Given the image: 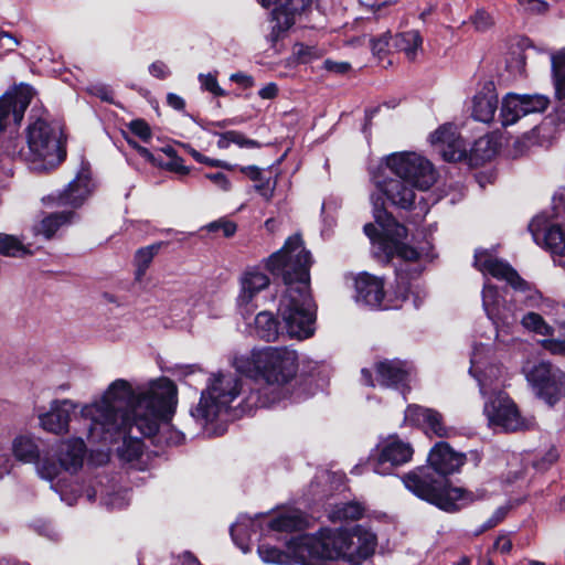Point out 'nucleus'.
<instances>
[{
	"label": "nucleus",
	"mask_w": 565,
	"mask_h": 565,
	"mask_svg": "<svg viewBox=\"0 0 565 565\" xmlns=\"http://www.w3.org/2000/svg\"><path fill=\"white\" fill-rule=\"evenodd\" d=\"M177 393V386L167 377L153 380L137 391L126 380L114 381L98 401L81 409L88 440L108 445L122 438L118 457L126 462L138 460L143 443L131 435L132 428L145 437L156 435L160 424L171 419Z\"/></svg>",
	"instance_id": "1"
},
{
	"label": "nucleus",
	"mask_w": 565,
	"mask_h": 565,
	"mask_svg": "<svg viewBox=\"0 0 565 565\" xmlns=\"http://www.w3.org/2000/svg\"><path fill=\"white\" fill-rule=\"evenodd\" d=\"M310 253L299 235L290 236L268 259V268L280 276L286 290L278 305V315L290 338L307 339L315 332V306L309 291Z\"/></svg>",
	"instance_id": "2"
},
{
	"label": "nucleus",
	"mask_w": 565,
	"mask_h": 565,
	"mask_svg": "<svg viewBox=\"0 0 565 565\" xmlns=\"http://www.w3.org/2000/svg\"><path fill=\"white\" fill-rule=\"evenodd\" d=\"M371 180L391 204L407 210L415 201V191L428 190L436 181L431 163L415 152H395L387 156Z\"/></svg>",
	"instance_id": "3"
},
{
	"label": "nucleus",
	"mask_w": 565,
	"mask_h": 565,
	"mask_svg": "<svg viewBox=\"0 0 565 565\" xmlns=\"http://www.w3.org/2000/svg\"><path fill=\"white\" fill-rule=\"evenodd\" d=\"M370 199L373 205L375 222L380 225L381 233L377 232V227L372 223L365 224L363 231L372 241L376 257L384 262H390L397 257L405 263V267L402 264L396 266L397 284L403 289L401 295L405 299L409 278L419 275V271L413 268L411 264L419 258V252L404 243L407 230L384 210L382 198L372 194Z\"/></svg>",
	"instance_id": "4"
},
{
	"label": "nucleus",
	"mask_w": 565,
	"mask_h": 565,
	"mask_svg": "<svg viewBox=\"0 0 565 565\" xmlns=\"http://www.w3.org/2000/svg\"><path fill=\"white\" fill-rule=\"evenodd\" d=\"M297 353L288 348L265 347L254 349L249 356H239L234 361L237 372L249 377L260 376L268 387L280 391L297 373ZM280 398V392L269 398L259 397L258 404L267 407Z\"/></svg>",
	"instance_id": "5"
},
{
	"label": "nucleus",
	"mask_w": 565,
	"mask_h": 565,
	"mask_svg": "<svg viewBox=\"0 0 565 565\" xmlns=\"http://www.w3.org/2000/svg\"><path fill=\"white\" fill-rule=\"evenodd\" d=\"M407 490L446 512L459 511L475 501L484 498L486 492H476L463 488L450 487L447 478L431 470V467H418L403 477Z\"/></svg>",
	"instance_id": "6"
},
{
	"label": "nucleus",
	"mask_w": 565,
	"mask_h": 565,
	"mask_svg": "<svg viewBox=\"0 0 565 565\" xmlns=\"http://www.w3.org/2000/svg\"><path fill=\"white\" fill-rule=\"evenodd\" d=\"M30 119L26 129V150L22 151V157L32 171L50 172L66 158L63 130L46 116H31Z\"/></svg>",
	"instance_id": "7"
},
{
	"label": "nucleus",
	"mask_w": 565,
	"mask_h": 565,
	"mask_svg": "<svg viewBox=\"0 0 565 565\" xmlns=\"http://www.w3.org/2000/svg\"><path fill=\"white\" fill-rule=\"evenodd\" d=\"M242 387L241 379L234 373H212L198 405L191 409L192 417L201 424L215 420L241 395Z\"/></svg>",
	"instance_id": "8"
},
{
	"label": "nucleus",
	"mask_w": 565,
	"mask_h": 565,
	"mask_svg": "<svg viewBox=\"0 0 565 565\" xmlns=\"http://www.w3.org/2000/svg\"><path fill=\"white\" fill-rule=\"evenodd\" d=\"M301 565H318L323 559H339L343 551L337 547L335 531L322 530L318 535H299L289 545Z\"/></svg>",
	"instance_id": "9"
},
{
	"label": "nucleus",
	"mask_w": 565,
	"mask_h": 565,
	"mask_svg": "<svg viewBox=\"0 0 565 565\" xmlns=\"http://www.w3.org/2000/svg\"><path fill=\"white\" fill-rule=\"evenodd\" d=\"M527 382L536 395L548 405H554L565 396V373L548 362L527 363L523 367Z\"/></svg>",
	"instance_id": "10"
},
{
	"label": "nucleus",
	"mask_w": 565,
	"mask_h": 565,
	"mask_svg": "<svg viewBox=\"0 0 565 565\" xmlns=\"http://www.w3.org/2000/svg\"><path fill=\"white\" fill-rule=\"evenodd\" d=\"M483 413L491 427H499L505 431H515L525 426L516 405L503 391L487 398Z\"/></svg>",
	"instance_id": "11"
},
{
	"label": "nucleus",
	"mask_w": 565,
	"mask_h": 565,
	"mask_svg": "<svg viewBox=\"0 0 565 565\" xmlns=\"http://www.w3.org/2000/svg\"><path fill=\"white\" fill-rule=\"evenodd\" d=\"M489 350L480 344L476 345L470 359L469 373L477 380L480 394L484 398L492 397L502 391V367L495 363H490L487 359Z\"/></svg>",
	"instance_id": "12"
},
{
	"label": "nucleus",
	"mask_w": 565,
	"mask_h": 565,
	"mask_svg": "<svg viewBox=\"0 0 565 565\" xmlns=\"http://www.w3.org/2000/svg\"><path fill=\"white\" fill-rule=\"evenodd\" d=\"M34 95L32 86L20 84L0 97V131L17 130Z\"/></svg>",
	"instance_id": "13"
},
{
	"label": "nucleus",
	"mask_w": 565,
	"mask_h": 565,
	"mask_svg": "<svg viewBox=\"0 0 565 565\" xmlns=\"http://www.w3.org/2000/svg\"><path fill=\"white\" fill-rule=\"evenodd\" d=\"M413 452L408 443L391 436L379 446V454L375 458L370 459L369 466L377 475H390L394 467L408 462Z\"/></svg>",
	"instance_id": "14"
},
{
	"label": "nucleus",
	"mask_w": 565,
	"mask_h": 565,
	"mask_svg": "<svg viewBox=\"0 0 565 565\" xmlns=\"http://www.w3.org/2000/svg\"><path fill=\"white\" fill-rule=\"evenodd\" d=\"M475 266L483 274L507 281L514 289H524L526 282L519 276L511 265L497 258L487 249L476 250Z\"/></svg>",
	"instance_id": "15"
},
{
	"label": "nucleus",
	"mask_w": 565,
	"mask_h": 565,
	"mask_svg": "<svg viewBox=\"0 0 565 565\" xmlns=\"http://www.w3.org/2000/svg\"><path fill=\"white\" fill-rule=\"evenodd\" d=\"M482 306L497 329L510 327L516 321L514 305L502 299L497 287L487 282L482 290Z\"/></svg>",
	"instance_id": "16"
},
{
	"label": "nucleus",
	"mask_w": 565,
	"mask_h": 565,
	"mask_svg": "<svg viewBox=\"0 0 565 565\" xmlns=\"http://www.w3.org/2000/svg\"><path fill=\"white\" fill-rule=\"evenodd\" d=\"M405 422L411 425L422 427L426 434H431L440 438H449L455 434V429L447 427L440 413L433 408H426L419 405H409L405 411Z\"/></svg>",
	"instance_id": "17"
},
{
	"label": "nucleus",
	"mask_w": 565,
	"mask_h": 565,
	"mask_svg": "<svg viewBox=\"0 0 565 565\" xmlns=\"http://www.w3.org/2000/svg\"><path fill=\"white\" fill-rule=\"evenodd\" d=\"M77 404L71 399H54L50 403L47 412L39 415L41 427L52 434L68 433L71 415L75 413Z\"/></svg>",
	"instance_id": "18"
},
{
	"label": "nucleus",
	"mask_w": 565,
	"mask_h": 565,
	"mask_svg": "<svg viewBox=\"0 0 565 565\" xmlns=\"http://www.w3.org/2000/svg\"><path fill=\"white\" fill-rule=\"evenodd\" d=\"M466 462V455L452 449L445 441L437 443L428 454V467L437 475L446 478L458 472Z\"/></svg>",
	"instance_id": "19"
},
{
	"label": "nucleus",
	"mask_w": 565,
	"mask_h": 565,
	"mask_svg": "<svg viewBox=\"0 0 565 565\" xmlns=\"http://www.w3.org/2000/svg\"><path fill=\"white\" fill-rule=\"evenodd\" d=\"M430 142L435 146L446 161L460 160L466 151L465 142L460 138L457 127L446 124L430 135Z\"/></svg>",
	"instance_id": "20"
},
{
	"label": "nucleus",
	"mask_w": 565,
	"mask_h": 565,
	"mask_svg": "<svg viewBox=\"0 0 565 565\" xmlns=\"http://www.w3.org/2000/svg\"><path fill=\"white\" fill-rule=\"evenodd\" d=\"M264 8L273 7L271 19L275 21L273 33L288 30L295 23V15L302 11L310 0H259Z\"/></svg>",
	"instance_id": "21"
},
{
	"label": "nucleus",
	"mask_w": 565,
	"mask_h": 565,
	"mask_svg": "<svg viewBox=\"0 0 565 565\" xmlns=\"http://www.w3.org/2000/svg\"><path fill=\"white\" fill-rule=\"evenodd\" d=\"M355 299L365 306L372 308L387 309L383 303L384 282L381 278L367 273L360 274L355 278Z\"/></svg>",
	"instance_id": "22"
},
{
	"label": "nucleus",
	"mask_w": 565,
	"mask_h": 565,
	"mask_svg": "<svg viewBox=\"0 0 565 565\" xmlns=\"http://www.w3.org/2000/svg\"><path fill=\"white\" fill-rule=\"evenodd\" d=\"M376 382L384 387L404 388L408 380L406 363L401 360H384L375 363Z\"/></svg>",
	"instance_id": "23"
},
{
	"label": "nucleus",
	"mask_w": 565,
	"mask_h": 565,
	"mask_svg": "<svg viewBox=\"0 0 565 565\" xmlns=\"http://www.w3.org/2000/svg\"><path fill=\"white\" fill-rule=\"evenodd\" d=\"M92 189L90 172L88 169H82L76 178L58 195V204L78 207L90 194Z\"/></svg>",
	"instance_id": "24"
},
{
	"label": "nucleus",
	"mask_w": 565,
	"mask_h": 565,
	"mask_svg": "<svg viewBox=\"0 0 565 565\" xmlns=\"http://www.w3.org/2000/svg\"><path fill=\"white\" fill-rule=\"evenodd\" d=\"M85 454L86 446L82 438L67 439L58 447V460L66 471L76 472L81 469Z\"/></svg>",
	"instance_id": "25"
},
{
	"label": "nucleus",
	"mask_w": 565,
	"mask_h": 565,
	"mask_svg": "<svg viewBox=\"0 0 565 565\" xmlns=\"http://www.w3.org/2000/svg\"><path fill=\"white\" fill-rule=\"evenodd\" d=\"M269 285L268 276L258 270L249 269L241 278V292L237 298L239 307H247L256 294L267 288Z\"/></svg>",
	"instance_id": "26"
},
{
	"label": "nucleus",
	"mask_w": 565,
	"mask_h": 565,
	"mask_svg": "<svg viewBox=\"0 0 565 565\" xmlns=\"http://www.w3.org/2000/svg\"><path fill=\"white\" fill-rule=\"evenodd\" d=\"M265 516V514H256L255 519L242 514L237 521L231 526V535L235 544L244 552L247 553L252 534L256 533L258 523L257 519Z\"/></svg>",
	"instance_id": "27"
},
{
	"label": "nucleus",
	"mask_w": 565,
	"mask_h": 565,
	"mask_svg": "<svg viewBox=\"0 0 565 565\" xmlns=\"http://www.w3.org/2000/svg\"><path fill=\"white\" fill-rule=\"evenodd\" d=\"M376 535L367 529L356 525L353 529V565L371 556L376 547Z\"/></svg>",
	"instance_id": "28"
},
{
	"label": "nucleus",
	"mask_w": 565,
	"mask_h": 565,
	"mask_svg": "<svg viewBox=\"0 0 565 565\" xmlns=\"http://www.w3.org/2000/svg\"><path fill=\"white\" fill-rule=\"evenodd\" d=\"M537 221H534L530 228L534 239L539 243L542 238L544 246L553 254L565 255V230L557 225H551L543 232L534 228Z\"/></svg>",
	"instance_id": "29"
},
{
	"label": "nucleus",
	"mask_w": 565,
	"mask_h": 565,
	"mask_svg": "<svg viewBox=\"0 0 565 565\" xmlns=\"http://www.w3.org/2000/svg\"><path fill=\"white\" fill-rule=\"evenodd\" d=\"M498 108V96L493 89L479 92L473 97L472 117L481 122H490L494 118Z\"/></svg>",
	"instance_id": "30"
},
{
	"label": "nucleus",
	"mask_w": 565,
	"mask_h": 565,
	"mask_svg": "<svg viewBox=\"0 0 565 565\" xmlns=\"http://www.w3.org/2000/svg\"><path fill=\"white\" fill-rule=\"evenodd\" d=\"M524 117L522 102L516 93H508L501 102L499 114L500 122L503 127H508L518 122Z\"/></svg>",
	"instance_id": "31"
},
{
	"label": "nucleus",
	"mask_w": 565,
	"mask_h": 565,
	"mask_svg": "<svg viewBox=\"0 0 565 565\" xmlns=\"http://www.w3.org/2000/svg\"><path fill=\"white\" fill-rule=\"evenodd\" d=\"M305 520L297 510L281 512L268 522V529L276 532H294L305 526Z\"/></svg>",
	"instance_id": "32"
},
{
	"label": "nucleus",
	"mask_w": 565,
	"mask_h": 565,
	"mask_svg": "<svg viewBox=\"0 0 565 565\" xmlns=\"http://www.w3.org/2000/svg\"><path fill=\"white\" fill-rule=\"evenodd\" d=\"M296 537H292L286 546V551H280L279 548L268 545V544H260L258 546V554L260 558L265 563H273V564H279V565H294V564H301V562L297 561L294 556V553L289 551V545Z\"/></svg>",
	"instance_id": "33"
},
{
	"label": "nucleus",
	"mask_w": 565,
	"mask_h": 565,
	"mask_svg": "<svg viewBox=\"0 0 565 565\" xmlns=\"http://www.w3.org/2000/svg\"><path fill=\"white\" fill-rule=\"evenodd\" d=\"M12 452L17 460L24 463L35 462L40 457V450L32 437L18 436L12 441Z\"/></svg>",
	"instance_id": "34"
},
{
	"label": "nucleus",
	"mask_w": 565,
	"mask_h": 565,
	"mask_svg": "<svg viewBox=\"0 0 565 565\" xmlns=\"http://www.w3.org/2000/svg\"><path fill=\"white\" fill-rule=\"evenodd\" d=\"M552 68L554 74L555 95L562 102L559 116L565 120V51L553 56Z\"/></svg>",
	"instance_id": "35"
},
{
	"label": "nucleus",
	"mask_w": 565,
	"mask_h": 565,
	"mask_svg": "<svg viewBox=\"0 0 565 565\" xmlns=\"http://www.w3.org/2000/svg\"><path fill=\"white\" fill-rule=\"evenodd\" d=\"M423 39L418 31L412 30L399 33L394 39L396 50L404 52L409 61H414L422 49Z\"/></svg>",
	"instance_id": "36"
},
{
	"label": "nucleus",
	"mask_w": 565,
	"mask_h": 565,
	"mask_svg": "<svg viewBox=\"0 0 565 565\" xmlns=\"http://www.w3.org/2000/svg\"><path fill=\"white\" fill-rule=\"evenodd\" d=\"M255 332L265 341H275L279 334V323L269 311H262L255 318Z\"/></svg>",
	"instance_id": "37"
},
{
	"label": "nucleus",
	"mask_w": 565,
	"mask_h": 565,
	"mask_svg": "<svg viewBox=\"0 0 565 565\" xmlns=\"http://www.w3.org/2000/svg\"><path fill=\"white\" fill-rule=\"evenodd\" d=\"M161 243L152 244L146 247H141L136 252L134 258L136 281L140 282L142 280L147 269L153 260V257L161 248Z\"/></svg>",
	"instance_id": "38"
},
{
	"label": "nucleus",
	"mask_w": 565,
	"mask_h": 565,
	"mask_svg": "<svg viewBox=\"0 0 565 565\" xmlns=\"http://www.w3.org/2000/svg\"><path fill=\"white\" fill-rule=\"evenodd\" d=\"M364 513V508L358 502L337 504L331 510L329 518L333 521L359 520Z\"/></svg>",
	"instance_id": "39"
},
{
	"label": "nucleus",
	"mask_w": 565,
	"mask_h": 565,
	"mask_svg": "<svg viewBox=\"0 0 565 565\" xmlns=\"http://www.w3.org/2000/svg\"><path fill=\"white\" fill-rule=\"evenodd\" d=\"M73 216L74 213L70 211L52 213L42 220L40 233H42L46 238H51L60 226L70 223Z\"/></svg>",
	"instance_id": "40"
},
{
	"label": "nucleus",
	"mask_w": 565,
	"mask_h": 565,
	"mask_svg": "<svg viewBox=\"0 0 565 565\" xmlns=\"http://www.w3.org/2000/svg\"><path fill=\"white\" fill-rule=\"evenodd\" d=\"M0 254L8 257H22L30 249L18 237L0 233Z\"/></svg>",
	"instance_id": "41"
},
{
	"label": "nucleus",
	"mask_w": 565,
	"mask_h": 565,
	"mask_svg": "<svg viewBox=\"0 0 565 565\" xmlns=\"http://www.w3.org/2000/svg\"><path fill=\"white\" fill-rule=\"evenodd\" d=\"M521 323L526 330L540 335L552 337L554 333V328L541 315L533 311L525 313L521 319Z\"/></svg>",
	"instance_id": "42"
},
{
	"label": "nucleus",
	"mask_w": 565,
	"mask_h": 565,
	"mask_svg": "<svg viewBox=\"0 0 565 565\" xmlns=\"http://www.w3.org/2000/svg\"><path fill=\"white\" fill-rule=\"evenodd\" d=\"M524 116L543 113L550 105V98L543 94H519Z\"/></svg>",
	"instance_id": "43"
},
{
	"label": "nucleus",
	"mask_w": 565,
	"mask_h": 565,
	"mask_svg": "<svg viewBox=\"0 0 565 565\" xmlns=\"http://www.w3.org/2000/svg\"><path fill=\"white\" fill-rule=\"evenodd\" d=\"M34 463L39 477L47 481H53L64 469L60 460L56 462L46 455L39 457Z\"/></svg>",
	"instance_id": "44"
},
{
	"label": "nucleus",
	"mask_w": 565,
	"mask_h": 565,
	"mask_svg": "<svg viewBox=\"0 0 565 565\" xmlns=\"http://www.w3.org/2000/svg\"><path fill=\"white\" fill-rule=\"evenodd\" d=\"M231 143H235L241 148H256L259 146L256 140L248 139L238 131L231 130L220 135L217 141L220 148H227Z\"/></svg>",
	"instance_id": "45"
},
{
	"label": "nucleus",
	"mask_w": 565,
	"mask_h": 565,
	"mask_svg": "<svg viewBox=\"0 0 565 565\" xmlns=\"http://www.w3.org/2000/svg\"><path fill=\"white\" fill-rule=\"evenodd\" d=\"M335 531V543L337 547L343 551L341 558L348 561L353 565V531L348 532L343 530Z\"/></svg>",
	"instance_id": "46"
},
{
	"label": "nucleus",
	"mask_w": 565,
	"mask_h": 565,
	"mask_svg": "<svg viewBox=\"0 0 565 565\" xmlns=\"http://www.w3.org/2000/svg\"><path fill=\"white\" fill-rule=\"evenodd\" d=\"M199 82L201 84V87L213 94L214 96H224L225 92L222 89L217 83L216 74L207 73V74H200L199 75Z\"/></svg>",
	"instance_id": "47"
},
{
	"label": "nucleus",
	"mask_w": 565,
	"mask_h": 565,
	"mask_svg": "<svg viewBox=\"0 0 565 565\" xmlns=\"http://www.w3.org/2000/svg\"><path fill=\"white\" fill-rule=\"evenodd\" d=\"M164 152L170 157V160L164 164L166 169L181 175H186L190 172V169L184 166L183 159L177 156L174 149L169 147Z\"/></svg>",
	"instance_id": "48"
},
{
	"label": "nucleus",
	"mask_w": 565,
	"mask_h": 565,
	"mask_svg": "<svg viewBox=\"0 0 565 565\" xmlns=\"http://www.w3.org/2000/svg\"><path fill=\"white\" fill-rule=\"evenodd\" d=\"M206 228H207L209 232L222 231L224 237H231V236H233L235 234V232L237 230V226L232 221H228V220H225V218H220L217 221L211 222L206 226Z\"/></svg>",
	"instance_id": "49"
},
{
	"label": "nucleus",
	"mask_w": 565,
	"mask_h": 565,
	"mask_svg": "<svg viewBox=\"0 0 565 565\" xmlns=\"http://www.w3.org/2000/svg\"><path fill=\"white\" fill-rule=\"evenodd\" d=\"M103 504L109 510L121 509L128 504L127 492H116L103 498Z\"/></svg>",
	"instance_id": "50"
},
{
	"label": "nucleus",
	"mask_w": 565,
	"mask_h": 565,
	"mask_svg": "<svg viewBox=\"0 0 565 565\" xmlns=\"http://www.w3.org/2000/svg\"><path fill=\"white\" fill-rule=\"evenodd\" d=\"M129 130L143 141H148L151 138V130L149 125L142 119H136L130 121L128 125Z\"/></svg>",
	"instance_id": "51"
},
{
	"label": "nucleus",
	"mask_w": 565,
	"mask_h": 565,
	"mask_svg": "<svg viewBox=\"0 0 565 565\" xmlns=\"http://www.w3.org/2000/svg\"><path fill=\"white\" fill-rule=\"evenodd\" d=\"M541 344L552 354L565 355V339H544L541 341Z\"/></svg>",
	"instance_id": "52"
},
{
	"label": "nucleus",
	"mask_w": 565,
	"mask_h": 565,
	"mask_svg": "<svg viewBox=\"0 0 565 565\" xmlns=\"http://www.w3.org/2000/svg\"><path fill=\"white\" fill-rule=\"evenodd\" d=\"M388 39H390L388 33H383L379 38L371 39L370 43H371V49H372V52L374 55L382 58V55L385 54L387 51Z\"/></svg>",
	"instance_id": "53"
},
{
	"label": "nucleus",
	"mask_w": 565,
	"mask_h": 565,
	"mask_svg": "<svg viewBox=\"0 0 565 565\" xmlns=\"http://www.w3.org/2000/svg\"><path fill=\"white\" fill-rule=\"evenodd\" d=\"M472 23L476 30L486 31L493 24V21L488 12L480 10L473 15Z\"/></svg>",
	"instance_id": "54"
},
{
	"label": "nucleus",
	"mask_w": 565,
	"mask_h": 565,
	"mask_svg": "<svg viewBox=\"0 0 565 565\" xmlns=\"http://www.w3.org/2000/svg\"><path fill=\"white\" fill-rule=\"evenodd\" d=\"M205 177L223 191H228L231 189L228 178L222 172L207 173Z\"/></svg>",
	"instance_id": "55"
},
{
	"label": "nucleus",
	"mask_w": 565,
	"mask_h": 565,
	"mask_svg": "<svg viewBox=\"0 0 565 565\" xmlns=\"http://www.w3.org/2000/svg\"><path fill=\"white\" fill-rule=\"evenodd\" d=\"M508 509L504 507L498 508L491 518L482 525V530H489L498 525L507 515Z\"/></svg>",
	"instance_id": "56"
},
{
	"label": "nucleus",
	"mask_w": 565,
	"mask_h": 565,
	"mask_svg": "<svg viewBox=\"0 0 565 565\" xmlns=\"http://www.w3.org/2000/svg\"><path fill=\"white\" fill-rule=\"evenodd\" d=\"M323 66L328 72L335 74H344L350 70V64L347 62H334L331 60H326L323 62Z\"/></svg>",
	"instance_id": "57"
},
{
	"label": "nucleus",
	"mask_w": 565,
	"mask_h": 565,
	"mask_svg": "<svg viewBox=\"0 0 565 565\" xmlns=\"http://www.w3.org/2000/svg\"><path fill=\"white\" fill-rule=\"evenodd\" d=\"M128 145L132 147L142 158H145L148 162L154 163L156 159L153 154L145 147L140 146L136 140L126 136L125 137Z\"/></svg>",
	"instance_id": "58"
},
{
	"label": "nucleus",
	"mask_w": 565,
	"mask_h": 565,
	"mask_svg": "<svg viewBox=\"0 0 565 565\" xmlns=\"http://www.w3.org/2000/svg\"><path fill=\"white\" fill-rule=\"evenodd\" d=\"M149 73L161 79L166 78L170 74L168 66L161 61L153 62L149 66Z\"/></svg>",
	"instance_id": "59"
},
{
	"label": "nucleus",
	"mask_w": 565,
	"mask_h": 565,
	"mask_svg": "<svg viewBox=\"0 0 565 565\" xmlns=\"http://www.w3.org/2000/svg\"><path fill=\"white\" fill-rule=\"evenodd\" d=\"M190 153L191 156L198 161V162H201V163H205L207 166H212V167H223V168H228L227 164L221 162L220 160H214V159H210L205 156H203L202 153H200L199 151H196L195 149H191L190 150Z\"/></svg>",
	"instance_id": "60"
},
{
	"label": "nucleus",
	"mask_w": 565,
	"mask_h": 565,
	"mask_svg": "<svg viewBox=\"0 0 565 565\" xmlns=\"http://www.w3.org/2000/svg\"><path fill=\"white\" fill-rule=\"evenodd\" d=\"M230 78L232 82L239 84L244 88H249L254 85L253 77L242 72L232 74Z\"/></svg>",
	"instance_id": "61"
},
{
	"label": "nucleus",
	"mask_w": 565,
	"mask_h": 565,
	"mask_svg": "<svg viewBox=\"0 0 565 565\" xmlns=\"http://www.w3.org/2000/svg\"><path fill=\"white\" fill-rule=\"evenodd\" d=\"M19 40L8 32H0V47H6L7 51H13L19 45Z\"/></svg>",
	"instance_id": "62"
},
{
	"label": "nucleus",
	"mask_w": 565,
	"mask_h": 565,
	"mask_svg": "<svg viewBox=\"0 0 565 565\" xmlns=\"http://www.w3.org/2000/svg\"><path fill=\"white\" fill-rule=\"evenodd\" d=\"M255 190L266 200L269 201L274 194V185L269 181L260 182L255 185Z\"/></svg>",
	"instance_id": "63"
},
{
	"label": "nucleus",
	"mask_w": 565,
	"mask_h": 565,
	"mask_svg": "<svg viewBox=\"0 0 565 565\" xmlns=\"http://www.w3.org/2000/svg\"><path fill=\"white\" fill-rule=\"evenodd\" d=\"M278 94V87L275 83H268L266 86H264L259 92L258 95L263 99H271L275 98Z\"/></svg>",
	"instance_id": "64"
}]
</instances>
